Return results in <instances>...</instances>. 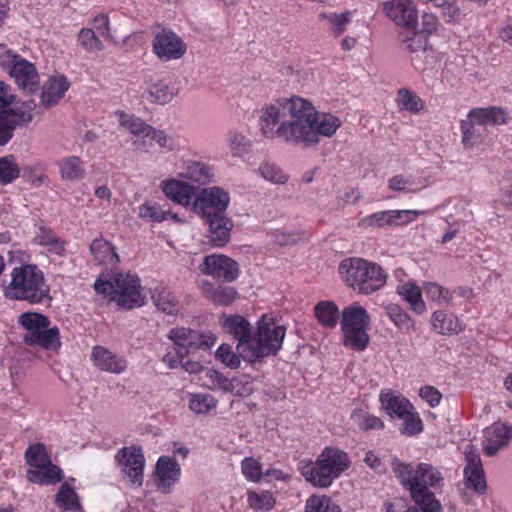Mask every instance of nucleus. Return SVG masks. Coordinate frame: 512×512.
Listing matches in <instances>:
<instances>
[{
    "label": "nucleus",
    "instance_id": "obj_1",
    "mask_svg": "<svg viewBox=\"0 0 512 512\" xmlns=\"http://www.w3.org/2000/svg\"><path fill=\"white\" fill-rule=\"evenodd\" d=\"M341 125L338 116L318 111L299 96L279 98L259 110L258 127L265 138L303 148L318 145L321 137H332Z\"/></svg>",
    "mask_w": 512,
    "mask_h": 512
},
{
    "label": "nucleus",
    "instance_id": "obj_2",
    "mask_svg": "<svg viewBox=\"0 0 512 512\" xmlns=\"http://www.w3.org/2000/svg\"><path fill=\"white\" fill-rule=\"evenodd\" d=\"M5 296L13 300L41 304L51 300L50 286L43 271L34 264L15 267L11 272V281L4 290Z\"/></svg>",
    "mask_w": 512,
    "mask_h": 512
},
{
    "label": "nucleus",
    "instance_id": "obj_3",
    "mask_svg": "<svg viewBox=\"0 0 512 512\" xmlns=\"http://www.w3.org/2000/svg\"><path fill=\"white\" fill-rule=\"evenodd\" d=\"M351 462L346 452L336 447H326L315 461L301 460L299 471L307 482L318 488H328Z\"/></svg>",
    "mask_w": 512,
    "mask_h": 512
},
{
    "label": "nucleus",
    "instance_id": "obj_4",
    "mask_svg": "<svg viewBox=\"0 0 512 512\" xmlns=\"http://www.w3.org/2000/svg\"><path fill=\"white\" fill-rule=\"evenodd\" d=\"M341 279L354 291L371 295L382 289L387 282V272L378 264L363 258H346L338 268Z\"/></svg>",
    "mask_w": 512,
    "mask_h": 512
},
{
    "label": "nucleus",
    "instance_id": "obj_5",
    "mask_svg": "<svg viewBox=\"0 0 512 512\" xmlns=\"http://www.w3.org/2000/svg\"><path fill=\"white\" fill-rule=\"evenodd\" d=\"M95 291L110 302H115L124 309L140 307L145 302L142 295L140 278L131 272L115 273L110 280L98 279L94 284Z\"/></svg>",
    "mask_w": 512,
    "mask_h": 512
},
{
    "label": "nucleus",
    "instance_id": "obj_6",
    "mask_svg": "<svg viewBox=\"0 0 512 512\" xmlns=\"http://www.w3.org/2000/svg\"><path fill=\"white\" fill-rule=\"evenodd\" d=\"M285 334V326L280 325L273 317L263 315L257 322L256 331H253L244 361L256 363L277 354L282 348Z\"/></svg>",
    "mask_w": 512,
    "mask_h": 512
},
{
    "label": "nucleus",
    "instance_id": "obj_7",
    "mask_svg": "<svg viewBox=\"0 0 512 512\" xmlns=\"http://www.w3.org/2000/svg\"><path fill=\"white\" fill-rule=\"evenodd\" d=\"M18 323L25 329L23 343L30 347L58 351L61 347L60 332L57 327H49V318L37 312H24Z\"/></svg>",
    "mask_w": 512,
    "mask_h": 512
},
{
    "label": "nucleus",
    "instance_id": "obj_8",
    "mask_svg": "<svg viewBox=\"0 0 512 512\" xmlns=\"http://www.w3.org/2000/svg\"><path fill=\"white\" fill-rule=\"evenodd\" d=\"M343 344L355 351H363L369 343L368 331L371 319L368 311L355 302L345 307L341 313Z\"/></svg>",
    "mask_w": 512,
    "mask_h": 512
},
{
    "label": "nucleus",
    "instance_id": "obj_9",
    "mask_svg": "<svg viewBox=\"0 0 512 512\" xmlns=\"http://www.w3.org/2000/svg\"><path fill=\"white\" fill-rule=\"evenodd\" d=\"M391 465L395 476L407 489H441L444 485L442 473L430 463L413 466L394 458Z\"/></svg>",
    "mask_w": 512,
    "mask_h": 512
},
{
    "label": "nucleus",
    "instance_id": "obj_10",
    "mask_svg": "<svg viewBox=\"0 0 512 512\" xmlns=\"http://www.w3.org/2000/svg\"><path fill=\"white\" fill-rule=\"evenodd\" d=\"M230 203L229 192L220 186H212L197 190L192 211L201 219L226 214Z\"/></svg>",
    "mask_w": 512,
    "mask_h": 512
},
{
    "label": "nucleus",
    "instance_id": "obj_11",
    "mask_svg": "<svg viewBox=\"0 0 512 512\" xmlns=\"http://www.w3.org/2000/svg\"><path fill=\"white\" fill-rule=\"evenodd\" d=\"M32 103H17L12 108L0 110V146L6 145L17 128L26 127L33 120Z\"/></svg>",
    "mask_w": 512,
    "mask_h": 512
},
{
    "label": "nucleus",
    "instance_id": "obj_12",
    "mask_svg": "<svg viewBox=\"0 0 512 512\" xmlns=\"http://www.w3.org/2000/svg\"><path fill=\"white\" fill-rule=\"evenodd\" d=\"M422 212L417 210H383L367 215L359 220L362 229L387 228L408 224Z\"/></svg>",
    "mask_w": 512,
    "mask_h": 512
},
{
    "label": "nucleus",
    "instance_id": "obj_13",
    "mask_svg": "<svg viewBox=\"0 0 512 512\" xmlns=\"http://www.w3.org/2000/svg\"><path fill=\"white\" fill-rule=\"evenodd\" d=\"M115 461L133 486H142L145 458L141 447L121 448L115 455Z\"/></svg>",
    "mask_w": 512,
    "mask_h": 512
},
{
    "label": "nucleus",
    "instance_id": "obj_14",
    "mask_svg": "<svg viewBox=\"0 0 512 512\" xmlns=\"http://www.w3.org/2000/svg\"><path fill=\"white\" fill-rule=\"evenodd\" d=\"M218 322L220 327L234 339L238 341L236 350L241 355L242 359L245 360V354L247 353L250 344V339L253 334V327L247 319L238 314H226L222 313Z\"/></svg>",
    "mask_w": 512,
    "mask_h": 512
},
{
    "label": "nucleus",
    "instance_id": "obj_15",
    "mask_svg": "<svg viewBox=\"0 0 512 512\" xmlns=\"http://www.w3.org/2000/svg\"><path fill=\"white\" fill-rule=\"evenodd\" d=\"M199 268L202 274L228 283L235 281L240 274L238 263L224 254L205 256Z\"/></svg>",
    "mask_w": 512,
    "mask_h": 512
},
{
    "label": "nucleus",
    "instance_id": "obj_16",
    "mask_svg": "<svg viewBox=\"0 0 512 512\" xmlns=\"http://www.w3.org/2000/svg\"><path fill=\"white\" fill-rule=\"evenodd\" d=\"M152 46L155 55L164 61L180 59L187 50L184 41L175 32L166 28L155 33Z\"/></svg>",
    "mask_w": 512,
    "mask_h": 512
},
{
    "label": "nucleus",
    "instance_id": "obj_17",
    "mask_svg": "<svg viewBox=\"0 0 512 512\" xmlns=\"http://www.w3.org/2000/svg\"><path fill=\"white\" fill-rule=\"evenodd\" d=\"M466 466L464 468V480L468 488L477 494H484L487 490L485 473L480 455L475 446L468 444L464 448Z\"/></svg>",
    "mask_w": 512,
    "mask_h": 512
},
{
    "label": "nucleus",
    "instance_id": "obj_18",
    "mask_svg": "<svg viewBox=\"0 0 512 512\" xmlns=\"http://www.w3.org/2000/svg\"><path fill=\"white\" fill-rule=\"evenodd\" d=\"M512 441V426L503 422H494L483 430L482 451L493 457L506 448Z\"/></svg>",
    "mask_w": 512,
    "mask_h": 512
},
{
    "label": "nucleus",
    "instance_id": "obj_19",
    "mask_svg": "<svg viewBox=\"0 0 512 512\" xmlns=\"http://www.w3.org/2000/svg\"><path fill=\"white\" fill-rule=\"evenodd\" d=\"M383 11L396 25L408 30L418 23V11L412 0H389L383 3Z\"/></svg>",
    "mask_w": 512,
    "mask_h": 512
},
{
    "label": "nucleus",
    "instance_id": "obj_20",
    "mask_svg": "<svg viewBox=\"0 0 512 512\" xmlns=\"http://www.w3.org/2000/svg\"><path fill=\"white\" fill-rule=\"evenodd\" d=\"M181 467L179 463L169 457L161 456L155 467L154 483L158 491L169 494L180 480Z\"/></svg>",
    "mask_w": 512,
    "mask_h": 512
},
{
    "label": "nucleus",
    "instance_id": "obj_21",
    "mask_svg": "<svg viewBox=\"0 0 512 512\" xmlns=\"http://www.w3.org/2000/svg\"><path fill=\"white\" fill-rule=\"evenodd\" d=\"M91 361L94 367L103 372L121 374L127 369V361L124 357L113 353L106 347L94 346L91 352Z\"/></svg>",
    "mask_w": 512,
    "mask_h": 512
},
{
    "label": "nucleus",
    "instance_id": "obj_22",
    "mask_svg": "<svg viewBox=\"0 0 512 512\" xmlns=\"http://www.w3.org/2000/svg\"><path fill=\"white\" fill-rule=\"evenodd\" d=\"M161 189L165 196L173 202L193 209V202L197 194L196 187L181 180L171 179L162 181Z\"/></svg>",
    "mask_w": 512,
    "mask_h": 512
},
{
    "label": "nucleus",
    "instance_id": "obj_23",
    "mask_svg": "<svg viewBox=\"0 0 512 512\" xmlns=\"http://www.w3.org/2000/svg\"><path fill=\"white\" fill-rule=\"evenodd\" d=\"M145 91L151 103L165 105L170 103L179 93L176 84L167 78H151L146 82Z\"/></svg>",
    "mask_w": 512,
    "mask_h": 512
},
{
    "label": "nucleus",
    "instance_id": "obj_24",
    "mask_svg": "<svg viewBox=\"0 0 512 512\" xmlns=\"http://www.w3.org/2000/svg\"><path fill=\"white\" fill-rule=\"evenodd\" d=\"M10 75L15 79L19 87L33 92L39 83V76L35 66L18 56L9 66Z\"/></svg>",
    "mask_w": 512,
    "mask_h": 512
},
{
    "label": "nucleus",
    "instance_id": "obj_25",
    "mask_svg": "<svg viewBox=\"0 0 512 512\" xmlns=\"http://www.w3.org/2000/svg\"><path fill=\"white\" fill-rule=\"evenodd\" d=\"M208 225V238L214 247H224L231 238L233 221L226 214L203 219Z\"/></svg>",
    "mask_w": 512,
    "mask_h": 512
},
{
    "label": "nucleus",
    "instance_id": "obj_26",
    "mask_svg": "<svg viewBox=\"0 0 512 512\" xmlns=\"http://www.w3.org/2000/svg\"><path fill=\"white\" fill-rule=\"evenodd\" d=\"M379 401L381 408L392 419H399L403 417L405 414H408V411L413 407L407 398L392 390L381 391Z\"/></svg>",
    "mask_w": 512,
    "mask_h": 512
},
{
    "label": "nucleus",
    "instance_id": "obj_27",
    "mask_svg": "<svg viewBox=\"0 0 512 512\" xmlns=\"http://www.w3.org/2000/svg\"><path fill=\"white\" fill-rule=\"evenodd\" d=\"M431 328L440 335H457L464 330V325L460 318L444 310H436L431 315Z\"/></svg>",
    "mask_w": 512,
    "mask_h": 512
},
{
    "label": "nucleus",
    "instance_id": "obj_28",
    "mask_svg": "<svg viewBox=\"0 0 512 512\" xmlns=\"http://www.w3.org/2000/svg\"><path fill=\"white\" fill-rule=\"evenodd\" d=\"M70 83L63 75L52 76L44 84L41 93V104L50 108L58 104L69 89Z\"/></svg>",
    "mask_w": 512,
    "mask_h": 512
},
{
    "label": "nucleus",
    "instance_id": "obj_29",
    "mask_svg": "<svg viewBox=\"0 0 512 512\" xmlns=\"http://www.w3.org/2000/svg\"><path fill=\"white\" fill-rule=\"evenodd\" d=\"M468 117L480 126L504 125L509 120L506 110L497 106L474 108L469 111Z\"/></svg>",
    "mask_w": 512,
    "mask_h": 512
},
{
    "label": "nucleus",
    "instance_id": "obj_30",
    "mask_svg": "<svg viewBox=\"0 0 512 512\" xmlns=\"http://www.w3.org/2000/svg\"><path fill=\"white\" fill-rule=\"evenodd\" d=\"M54 503L61 512H82L83 507L73 483L66 481L61 484L55 495Z\"/></svg>",
    "mask_w": 512,
    "mask_h": 512
},
{
    "label": "nucleus",
    "instance_id": "obj_31",
    "mask_svg": "<svg viewBox=\"0 0 512 512\" xmlns=\"http://www.w3.org/2000/svg\"><path fill=\"white\" fill-rule=\"evenodd\" d=\"M181 176L191 182L207 185L214 180V168L202 161L187 160Z\"/></svg>",
    "mask_w": 512,
    "mask_h": 512
},
{
    "label": "nucleus",
    "instance_id": "obj_32",
    "mask_svg": "<svg viewBox=\"0 0 512 512\" xmlns=\"http://www.w3.org/2000/svg\"><path fill=\"white\" fill-rule=\"evenodd\" d=\"M63 477V471L51 461L49 464L27 471L28 481L39 485H53L61 482Z\"/></svg>",
    "mask_w": 512,
    "mask_h": 512
},
{
    "label": "nucleus",
    "instance_id": "obj_33",
    "mask_svg": "<svg viewBox=\"0 0 512 512\" xmlns=\"http://www.w3.org/2000/svg\"><path fill=\"white\" fill-rule=\"evenodd\" d=\"M90 253L98 264L116 265L119 263V255L111 242L103 237L96 238L90 245Z\"/></svg>",
    "mask_w": 512,
    "mask_h": 512
},
{
    "label": "nucleus",
    "instance_id": "obj_34",
    "mask_svg": "<svg viewBox=\"0 0 512 512\" xmlns=\"http://www.w3.org/2000/svg\"><path fill=\"white\" fill-rule=\"evenodd\" d=\"M424 187L423 182L412 175L396 174L387 180L388 190L397 194H416Z\"/></svg>",
    "mask_w": 512,
    "mask_h": 512
},
{
    "label": "nucleus",
    "instance_id": "obj_35",
    "mask_svg": "<svg viewBox=\"0 0 512 512\" xmlns=\"http://www.w3.org/2000/svg\"><path fill=\"white\" fill-rule=\"evenodd\" d=\"M60 176L65 181H79L84 178L86 170L82 159L68 156L58 162Z\"/></svg>",
    "mask_w": 512,
    "mask_h": 512
},
{
    "label": "nucleus",
    "instance_id": "obj_36",
    "mask_svg": "<svg viewBox=\"0 0 512 512\" xmlns=\"http://www.w3.org/2000/svg\"><path fill=\"white\" fill-rule=\"evenodd\" d=\"M395 102L399 111H407L412 114H419L426 108L425 101L414 91L407 88L398 90Z\"/></svg>",
    "mask_w": 512,
    "mask_h": 512
},
{
    "label": "nucleus",
    "instance_id": "obj_37",
    "mask_svg": "<svg viewBox=\"0 0 512 512\" xmlns=\"http://www.w3.org/2000/svg\"><path fill=\"white\" fill-rule=\"evenodd\" d=\"M34 242L46 248L47 252L63 256L65 254V242L62 241L56 234L45 226H40L37 234L34 237Z\"/></svg>",
    "mask_w": 512,
    "mask_h": 512
},
{
    "label": "nucleus",
    "instance_id": "obj_38",
    "mask_svg": "<svg viewBox=\"0 0 512 512\" xmlns=\"http://www.w3.org/2000/svg\"><path fill=\"white\" fill-rule=\"evenodd\" d=\"M398 293L415 313L422 314L426 311V304L422 298L421 289L415 283H403L398 287Z\"/></svg>",
    "mask_w": 512,
    "mask_h": 512
},
{
    "label": "nucleus",
    "instance_id": "obj_39",
    "mask_svg": "<svg viewBox=\"0 0 512 512\" xmlns=\"http://www.w3.org/2000/svg\"><path fill=\"white\" fill-rule=\"evenodd\" d=\"M314 315L323 327L334 328L339 320V309L332 301H320L314 307Z\"/></svg>",
    "mask_w": 512,
    "mask_h": 512
},
{
    "label": "nucleus",
    "instance_id": "obj_40",
    "mask_svg": "<svg viewBox=\"0 0 512 512\" xmlns=\"http://www.w3.org/2000/svg\"><path fill=\"white\" fill-rule=\"evenodd\" d=\"M119 124L122 128L137 137H147L151 126L146 124L142 119L134 115H130L124 111H117Z\"/></svg>",
    "mask_w": 512,
    "mask_h": 512
},
{
    "label": "nucleus",
    "instance_id": "obj_41",
    "mask_svg": "<svg viewBox=\"0 0 512 512\" xmlns=\"http://www.w3.org/2000/svg\"><path fill=\"white\" fill-rule=\"evenodd\" d=\"M431 488L408 489L411 497L422 512H441V504L435 498Z\"/></svg>",
    "mask_w": 512,
    "mask_h": 512
},
{
    "label": "nucleus",
    "instance_id": "obj_42",
    "mask_svg": "<svg viewBox=\"0 0 512 512\" xmlns=\"http://www.w3.org/2000/svg\"><path fill=\"white\" fill-rule=\"evenodd\" d=\"M203 291L206 297L216 305L228 306L234 302L238 293L233 287L217 286L211 284L204 286Z\"/></svg>",
    "mask_w": 512,
    "mask_h": 512
},
{
    "label": "nucleus",
    "instance_id": "obj_43",
    "mask_svg": "<svg viewBox=\"0 0 512 512\" xmlns=\"http://www.w3.org/2000/svg\"><path fill=\"white\" fill-rule=\"evenodd\" d=\"M153 303L166 314H176L179 311V302L165 287L155 288L152 295Z\"/></svg>",
    "mask_w": 512,
    "mask_h": 512
},
{
    "label": "nucleus",
    "instance_id": "obj_44",
    "mask_svg": "<svg viewBox=\"0 0 512 512\" xmlns=\"http://www.w3.org/2000/svg\"><path fill=\"white\" fill-rule=\"evenodd\" d=\"M247 502L253 511L263 512L273 509L276 499L272 492L250 490L247 492Z\"/></svg>",
    "mask_w": 512,
    "mask_h": 512
},
{
    "label": "nucleus",
    "instance_id": "obj_45",
    "mask_svg": "<svg viewBox=\"0 0 512 512\" xmlns=\"http://www.w3.org/2000/svg\"><path fill=\"white\" fill-rule=\"evenodd\" d=\"M353 423L362 431L382 430L384 422L363 409H355L350 415Z\"/></svg>",
    "mask_w": 512,
    "mask_h": 512
},
{
    "label": "nucleus",
    "instance_id": "obj_46",
    "mask_svg": "<svg viewBox=\"0 0 512 512\" xmlns=\"http://www.w3.org/2000/svg\"><path fill=\"white\" fill-rule=\"evenodd\" d=\"M227 144L233 157H243L251 151V140L239 131H230L227 135Z\"/></svg>",
    "mask_w": 512,
    "mask_h": 512
},
{
    "label": "nucleus",
    "instance_id": "obj_47",
    "mask_svg": "<svg viewBox=\"0 0 512 512\" xmlns=\"http://www.w3.org/2000/svg\"><path fill=\"white\" fill-rule=\"evenodd\" d=\"M389 319L394 325L405 333L415 329V323L410 315L397 304H390L386 308Z\"/></svg>",
    "mask_w": 512,
    "mask_h": 512
},
{
    "label": "nucleus",
    "instance_id": "obj_48",
    "mask_svg": "<svg viewBox=\"0 0 512 512\" xmlns=\"http://www.w3.org/2000/svg\"><path fill=\"white\" fill-rule=\"evenodd\" d=\"M352 13L345 11L342 13H321L320 19L326 20L329 24V28L335 37L342 35L347 26L351 22Z\"/></svg>",
    "mask_w": 512,
    "mask_h": 512
},
{
    "label": "nucleus",
    "instance_id": "obj_49",
    "mask_svg": "<svg viewBox=\"0 0 512 512\" xmlns=\"http://www.w3.org/2000/svg\"><path fill=\"white\" fill-rule=\"evenodd\" d=\"M202 379L203 385L210 390H220L223 393H228L230 389V378L217 370L205 369Z\"/></svg>",
    "mask_w": 512,
    "mask_h": 512
},
{
    "label": "nucleus",
    "instance_id": "obj_50",
    "mask_svg": "<svg viewBox=\"0 0 512 512\" xmlns=\"http://www.w3.org/2000/svg\"><path fill=\"white\" fill-rule=\"evenodd\" d=\"M305 512H342L331 498L324 495H312L306 500Z\"/></svg>",
    "mask_w": 512,
    "mask_h": 512
},
{
    "label": "nucleus",
    "instance_id": "obj_51",
    "mask_svg": "<svg viewBox=\"0 0 512 512\" xmlns=\"http://www.w3.org/2000/svg\"><path fill=\"white\" fill-rule=\"evenodd\" d=\"M25 459L32 469L49 464L51 461L48 451L42 443L30 445L26 450Z\"/></svg>",
    "mask_w": 512,
    "mask_h": 512
},
{
    "label": "nucleus",
    "instance_id": "obj_52",
    "mask_svg": "<svg viewBox=\"0 0 512 512\" xmlns=\"http://www.w3.org/2000/svg\"><path fill=\"white\" fill-rule=\"evenodd\" d=\"M216 406L217 400L210 394L196 393L189 397V408L196 414H206Z\"/></svg>",
    "mask_w": 512,
    "mask_h": 512
},
{
    "label": "nucleus",
    "instance_id": "obj_53",
    "mask_svg": "<svg viewBox=\"0 0 512 512\" xmlns=\"http://www.w3.org/2000/svg\"><path fill=\"white\" fill-rule=\"evenodd\" d=\"M424 291L427 297L438 305H450L452 302L453 292L437 283H425Z\"/></svg>",
    "mask_w": 512,
    "mask_h": 512
},
{
    "label": "nucleus",
    "instance_id": "obj_54",
    "mask_svg": "<svg viewBox=\"0 0 512 512\" xmlns=\"http://www.w3.org/2000/svg\"><path fill=\"white\" fill-rule=\"evenodd\" d=\"M20 176V169L13 155L0 157V184L6 185Z\"/></svg>",
    "mask_w": 512,
    "mask_h": 512
},
{
    "label": "nucleus",
    "instance_id": "obj_55",
    "mask_svg": "<svg viewBox=\"0 0 512 512\" xmlns=\"http://www.w3.org/2000/svg\"><path fill=\"white\" fill-rule=\"evenodd\" d=\"M138 215L144 220L163 222L168 220L169 211L162 209L157 203L145 202L139 206Z\"/></svg>",
    "mask_w": 512,
    "mask_h": 512
},
{
    "label": "nucleus",
    "instance_id": "obj_56",
    "mask_svg": "<svg viewBox=\"0 0 512 512\" xmlns=\"http://www.w3.org/2000/svg\"><path fill=\"white\" fill-rule=\"evenodd\" d=\"M403 421L400 431L404 435L413 436L423 431V422L419 416V413L415 410L414 406L405 414L399 418Z\"/></svg>",
    "mask_w": 512,
    "mask_h": 512
},
{
    "label": "nucleus",
    "instance_id": "obj_57",
    "mask_svg": "<svg viewBox=\"0 0 512 512\" xmlns=\"http://www.w3.org/2000/svg\"><path fill=\"white\" fill-rule=\"evenodd\" d=\"M215 357L225 366L231 369H237L241 364V355L237 351L235 353L229 344L220 345L215 353Z\"/></svg>",
    "mask_w": 512,
    "mask_h": 512
},
{
    "label": "nucleus",
    "instance_id": "obj_58",
    "mask_svg": "<svg viewBox=\"0 0 512 512\" xmlns=\"http://www.w3.org/2000/svg\"><path fill=\"white\" fill-rule=\"evenodd\" d=\"M228 393L238 397H248L253 392V381L247 375L230 378Z\"/></svg>",
    "mask_w": 512,
    "mask_h": 512
},
{
    "label": "nucleus",
    "instance_id": "obj_59",
    "mask_svg": "<svg viewBox=\"0 0 512 512\" xmlns=\"http://www.w3.org/2000/svg\"><path fill=\"white\" fill-rule=\"evenodd\" d=\"M148 138L154 140L161 148L167 151L179 149L178 139L174 136L168 135L165 131L156 129L151 126Z\"/></svg>",
    "mask_w": 512,
    "mask_h": 512
},
{
    "label": "nucleus",
    "instance_id": "obj_60",
    "mask_svg": "<svg viewBox=\"0 0 512 512\" xmlns=\"http://www.w3.org/2000/svg\"><path fill=\"white\" fill-rule=\"evenodd\" d=\"M241 470L247 481L256 483L262 478V465L258 460L252 457H247L242 460Z\"/></svg>",
    "mask_w": 512,
    "mask_h": 512
},
{
    "label": "nucleus",
    "instance_id": "obj_61",
    "mask_svg": "<svg viewBox=\"0 0 512 512\" xmlns=\"http://www.w3.org/2000/svg\"><path fill=\"white\" fill-rule=\"evenodd\" d=\"M260 175L267 181L274 184H284L288 177L283 171L273 163H263L259 167Z\"/></svg>",
    "mask_w": 512,
    "mask_h": 512
},
{
    "label": "nucleus",
    "instance_id": "obj_62",
    "mask_svg": "<svg viewBox=\"0 0 512 512\" xmlns=\"http://www.w3.org/2000/svg\"><path fill=\"white\" fill-rule=\"evenodd\" d=\"M476 122L467 116V119L460 121V130L462 133V144L465 148H472L477 139Z\"/></svg>",
    "mask_w": 512,
    "mask_h": 512
},
{
    "label": "nucleus",
    "instance_id": "obj_63",
    "mask_svg": "<svg viewBox=\"0 0 512 512\" xmlns=\"http://www.w3.org/2000/svg\"><path fill=\"white\" fill-rule=\"evenodd\" d=\"M78 41L88 51H101L104 48L95 32L89 28H83L79 31Z\"/></svg>",
    "mask_w": 512,
    "mask_h": 512
},
{
    "label": "nucleus",
    "instance_id": "obj_64",
    "mask_svg": "<svg viewBox=\"0 0 512 512\" xmlns=\"http://www.w3.org/2000/svg\"><path fill=\"white\" fill-rule=\"evenodd\" d=\"M23 175L32 185L38 187L44 184L48 177L44 172V167L40 164L24 167Z\"/></svg>",
    "mask_w": 512,
    "mask_h": 512
}]
</instances>
